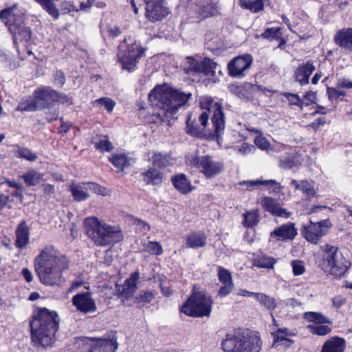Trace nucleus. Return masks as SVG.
I'll list each match as a JSON object with an SVG mask.
<instances>
[{
	"mask_svg": "<svg viewBox=\"0 0 352 352\" xmlns=\"http://www.w3.org/2000/svg\"><path fill=\"white\" fill-rule=\"evenodd\" d=\"M207 236L203 232H193L186 237V247L189 248H199L206 245Z\"/></svg>",
	"mask_w": 352,
	"mask_h": 352,
	"instance_id": "nucleus-31",
	"label": "nucleus"
},
{
	"mask_svg": "<svg viewBox=\"0 0 352 352\" xmlns=\"http://www.w3.org/2000/svg\"><path fill=\"white\" fill-rule=\"evenodd\" d=\"M148 160L151 162L153 166L160 169L171 166L174 163V160L169 153L154 151L148 153Z\"/></svg>",
	"mask_w": 352,
	"mask_h": 352,
	"instance_id": "nucleus-24",
	"label": "nucleus"
},
{
	"mask_svg": "<svg viewBox=\"0 0 352 352\" xmlns=\"http://www.w3.org/2000/svg\"><path fill=\"white\" fill-rule=\"evenodd\" d=\"M276 261L269 256L258 257L254 260V265L260 268H273Z\"/></svg>",
	"mask_w": 352,
	"mask_h": 352,
	"instance_id": "nucleus-45",
	"label": "nucleus"
},
{
	"mask_svg": "<svg viewBox=\"0 0 352 352\" xmlns=\"http://www.w3.org/2000/svg\"><path fill=\"white\" fill-rule=\"evenodd\" d=\"M84 225L88 236L98 245L105 246L123 239V234L118 227L102 223L96 217L86 218Z\"/></svg>",
	"mask_w": 352,
	"mask_h": 352,
	"instance_id": "nucleus-6",
	"label": "nucleus"
},
{
	"mask_svg": "<svg viewBox=\"0 0 352 352\" xmlns=\"http://www.w3.org/2000/svg\"><path fill=\"white\" fill-rule=\"evenodd\" d=\"M95 146L100 151L104 152H109L113 149L111 142L107 138L106 136H102L99 140L95 143Z\"/></svg>",
	"mask_w": 352,
	"mask_h": 352,
	"instance_id": "nucleus-51",
	"label": "nucleus"
},
{
	"mask_svg": "<svg viewBox=\"0 0 352 352\" xmlns=\"http://www.w3.org/2000/svg\"><path fill=\"white\" fill-rule=\"evenodd\" d=\"M146 4V17L155 22L162 20L168 13V8L164 5V0H143Z\"/></svg>",
	"mask_w": 352,
	"mask_h": 352,
	"instance_id": "nucleus-16",
	"label": "nucleus"
},
{
	"mask_svg": "<svg viewBox=\"0 0 352 352\" xmlns=\"http://www.w3.org/2000/svg\"><path fill=\"white\" fill-rule=\"evenodd\" d=\"M36 3H38L54 19L56 20L59 18L60 12L54 0H37Z\"/></svg>",
	"mask_w": 352,
	"mask_h": 352,
	"instance_id": "nucleus-36",
	"label": "nucleus"
},
{
	"mask_svg": "<svg viewBox=\"0 0 352 352\" xmlns=\"http://www.w3.org/2000/svg\"><path fill=\"white\" fill-rule=\"evenodd\" d=\"M86 344L90 346L89 352H115L118 348L117 339L86 338Z\"/></svg>",
	"mask_w": 352,
	"mask_h": 352,
	"instance_id": "nucleus-19",
	"label": "nucleus"
},
{
	"mask_svg": "<svg viewBox=\"0 0 352 352\" xmlns=\"http://www.w3.org/2000/svg\"><path fill=\"white\" fill-rule=\"evenodd\" d=\"M56 91L49 87H42L36 89L32 97L21 102L18 107L20 111H34L48 107L56 101Z\"/></svg>",
	"mask_w": 352,
	"mask_h": 352,
	"instance_id": "nucleus-8",
	"label": "nucleus"
},
{
	"mask_svg": "<svg viewBox=\"0 0 352 352\" xmlns=\"http://www.w3.org/2000/svg\"><path fill=\"white\" fill-rule=\"evenodd\" d=\"M120 49L124 50L119 54L122 67L132 70L136 66L137 59L144 53V50L136 42L129 43L126 39L120 45Z\"/></svg>",
	"mask_w": 352,
	"mask_h": 352,
	"instance_id": "nucleus-12",
	"label": "nucleus"
},
{
	"mask_svg": "<svg viewBox=\"0 0 352 352\" xmlns=\"http://www.w3.org/2000/svg\"><path fill=\"white\" fill-rule=\"evenodd\" d=\"M239 3L241 8L250 10L254 13L263 10L264 7L263 0H239Z\"/></svg>",
	"mask_w": 352,
	"mask_h": 352,
	"instance_id": "nucleus-37",
	"label": "nucleus"
},
{
	"mask_svg": "<svg viewBox=\"0 0 352 352\" xmlns=\"http://www.w3.org/2000/svg\"><path fill=\"white\" fill-rule=\"evenodd\" d=\"M272 335L274 339L273 346L277 347L279 344L290 346L293 341L289 338L295 336V333L287 328L282 327L274 331Z\"/></svg>",
	"mask_w": 352,
	"mask_h": 352,
	"instance_id": "nucleus-25",
	"label": "nucleus"
},
{
	"mask_svg": "<svg viewBox=\"0 0 352 352\" xmlns=\"http://www.w3.org/2000/svg\"><path fill=\"white\" fill-rule=\"evenodd\" d=\"M327 92L328 94L329 99L331 101L336 100L340 98L341 96H344L346 95V92L339 90L334 87H328Z\"/></svg>",
	"mask_w": 352,
	"mask_h": 352,
	"instance_id": "nucleus-55",
	"label": "nucleus"
},
{
	"mask_svg": "<svg viewBox=\"0 0 352 352\" xmlns=\"http://www.w3.org/2000/svg\"><path fill=\"white\" fill-rule=\"evenodd\" d=\"M291 265L292 267L293 273L295 276L301 275L305 271V265L302 261H300V260L292 261Z\"/></svg>",
	"mask_w": 352,
	"mask_h": 352,
	"instance_id": "nucleus-54",
	"label": "nucleus"
},
{
	"mask_svg": "<svg viewBox=\"0 0 352 352\" xmlns=\"http://www.w3.org/2000/svg\"><path fill=\"white\" fill-rule=\"evenodd\" d=\"M34 267L41 283L59 286L65 281L63 273L68 268V261L54 246L49 245L36 257Z\"/></svg>",
	"mask_w": 352,
	"mask_h": 352,
	"instance_id": "nucleus-2",
	"label": "nucleus"
},
{
	"mask_svg": "<svg viewBox=\"0 0 352 352\" xmlns=\"http://www.w3.org/2000/svg\"><path fill=\"white\" fill-rule=\"evenodd\" d=\"M291 185L295 187L296 190H301L303 194L309 197H314L316 194L314 183L313 182L302 180L298 182L293 179L291 182Z\"/></svg>",
	"mask_w": 352,
	"mask_h": 352,
	"instance_id": "nucleus-34",
	"label": "nucleus"
},
{
	"mask_svg": "<svg viewBox=\"0 0 352 352\" xmlns=\"http://www.w3.org/2000/svg\"><path fill=\"white\" fill-rule=\"evenodd\" d=\"M252 60V56L250 54L236 57L228 64L229 74L234 77L244 76V72L250 67Z\"/></svg>",
	"mask_w": 352,
	"mask_h": 352,
	"instance_id": "nucleus-18",
	"label": "nucleus"
},
{
	"mask_svg": "<svg viewBox=\"0 0 352 352\" xmlns=\"http://www.w3.org/2000/svg\"><path fill=\"white\" fill-rule=\"evenodd\" d=\"M189 66L185 69L188 74L194 73L212 78L215 76L218 65L210 58L197 60L192 58H188Z\"/></svg>",
	"mask_w": 352,
	"mask_h": 352,
	"instance_id": "nucleus-13",
	"label": "nucleus"
},
{
	"mask_svg": "<svg viewBox=\"0 0 352 352\" xmlns=\"http://www.w3.org/2000/svg\"><path fill=\"white\" fill-rule=\"evenodd\" d=\"M337 86L338 87H344L350 89L352 88V81H350L346 78H340L337 81Z\"/></svg>",
	"mask_w": 352,
	"mask_h": 352,
	"instance_id": "nucleus-62",
	"label": "nucleus"
},
{
	"mask_svg": "<svg viewBox=\"0 0 352 352\" xmlns=\"http://www.w3.org/2000/svg\"><path fill=\"white\" fill-rule=\"evenodd\" d=\"M140 278L139 272L132 273L129 278L125 280L122 287V294L126 298H129L133 295L137 289V282Z\"/></svg>",
	"mask_w": 352,
	"mask_h": 352,
	"instance_id": "nucleus-32",
	"label": "nucleus"
},
{
	"mask_svg": "<svg viewBox=\"0 0 352 352\" xmlns=\"http://www.w3.org/2000/svg\"><path fill=\"white\" fill-rule=\"evenodd\" d=\"M72 302L76 310L83 314H94L97 311V305L91 293H79L72 297Z\"/></svg>",
	"mask_w": 352,
	"mask_h": 352,
	"instance_id": "nucleus-17",
	"label": "nucleus"
},
{
	"mask_svg": "<svg viewBox=\"0 0 352 352\" xmlns=\"http://www.w3.org/2000/svg\"><path fill=\"white\" fill-rule=\"evenodd\" d=\"M201 106L202 109H206L199 117V122L201 128L200 126H195L192 123L190 124V119L188 118L186 121V133L192 136L200 138H204L206 135L204 129L208 122V113H212L211 121L214 128V133L217 140H219L225 129V116L221 105L219 102H214L212 98L205 97L201 100Z\"/></svg>",
	"mask_w": 352,
	"mask_h": 352,
	"instance_id": "nucleus-4",
	"label": "nucleus"
},
{
	"mask_svg": "<svg viewBox=\"0 0 352 352\" xmlns=\"http://www.w3.org/2000/svg\"><path fill=\"white\" fill-rule=\"evenodd\" d=\"M213 301L204 292H195L182 306L181 311L192 317L208 316Z\"/></svg>",
	"mask_w": 352,
	"mask_h": 352,
	"instance_id": "nucleus-9",
	"label": "nucleus"
},
{
	"mask_svg": "<svg viewBox=\"0 0 352 352\" xmlns=\"http://www.w3.org/2000/svg\"><path fill=\"white\" fill-rule=\"evenodd\" d=\"M57 98L56 101H58L61 104H66V105H71L72 104V101L70 98H69L66 94H58L56 91Z\"/></svg>",
	"mask_w": 352,
	"mask_h": 352,
	"instance_id": "nucleus-60",
	"label": "nucleus"
},
{
	"mask_svg": "<svg viewBox=\"0 0 352 352\" xmlns=\"http://www.w3.org/2000/svg\"><path fill=\"white\" fill-rule=\"evenodd\" d=\"M280 30L279 28H267L263 33L261 35H256L255 38H262L267 40H278L280 37Z\"/></svg>",
	"mask_w": 352,
	"mask_h": 352,
	"instance_id": "nucleus-44",
	"label": "nucleus"
},
{
	"mask_svg": "<svg viewBox=\"0 0 352 352\" xmlns=\"http://www.w3.org/2000/svg\"><path fill=\"white\" fill-rule=\"evenodd\" d=\"M0 19L12 34L15 45L19 42H28L30 39L32 31L25 25V14L16 4L2 10L0 12Z\"/></svg>",
	"mask_w": 352,
	"mask_h": 352,
	"instance_id": "nucleus-5",
	"label": "nucleus"
},
{
	"mask_svg": "<svg viewBox=\"0 0 352 352\" xmlns=\"http://www.w3.org/2000/svg\"><path fill=\"white\" fill-rule=\"evenodd\" d=\"M263 342L256 332L243 331L227 334L221 342L224 352H259Z\"/></svg>",
	"mask_w": 352,
	"mask_h": 352,
	"instance_id": "nucleus-7",
	"label": "nucleus"
},
{
	"mask_svg": "<svg viewBox=\"0 0 352 352\" xmlns=\"http://www.w3.org/2000/svg\"><path fill=\"white\" fill-rule=\"evenodd\" d=\"M323 252L325 270L335 276H341L347 269L346 261L338 252V248L329 244L320 246Z\"/></svg>",
	"mask_w": 352,
	"mask_h": 352,
	"instance_id": "nucleus-10",
	"label": "nucleus"
},
{
	"mask_svg": "<svg viewBox=\"0 0 352 352\" xmlns=\"http://www.w3.org/2000/svg\"><path fill=\"white\" fill-rule=\"evenodd\" d=\"M191 96L190 93L186 94L166 85L155 87L148 94V100L160 111L151 115V121L170 124V119L174 118L181 107L186 105Z\"/></svg>",
	"mask_w": 352,
	"mask_h": 352,
	"instance_id": "nucleus-1",
	"label": "nucleus"
},
{
	"mask_svg": "<svg viewBox=\"0 0 352 352\" xmlns=\"http://www.w3.org/2000/svg\"><path fill=\"white\" fill-rule=\"evenodd\" d=\"M70 191L74 199L76 201H85L89 197V193L87 192L88 188L86 182L80 183L78 184H71Z\"/></svg>",
	"mask_w": 352,
	"mask_h": 352,
	"instance_id": "nucleus-33",
	"label": "nucleus"
},
{
	"mask_svg": "<svg viewBox=\"0 0 352 352\" xmlns=\"http://www.w3.org/2000/svg\"><path fill=\"white\" fill-rule=\"evenodd\" d=\"M254 150H255V147L254 145L249 144L248 143H243L239 148L238 152L241 153L243 155H248V154L254 152Z\"/></svg>",
	"mask_w": 352,
	"mask_h": 352,
	"instance_id": "nucleus-58",
	"label": "nucleus"
},
{
	"mask_svg": "<svg viewBox=\"0 0 352 352\" xmlns=\"http://www.w3.org/2000/svg\"><path fill=\"white\" fill-rule=\"evenodd\" d=\"M256 300L266 309L272 311L277 307V301L275 298L263 293H258L256 295Z\"/></svg>",
	"mask_w": 352,
	"mask_h": 352,
	"instance_id": "nucleus-35",
	"label": "nucleus"
},
{
	"mask_svg": "<svg viewBox=\"0 0 352 352\" xmlns=\"http://www.w3.org/2000/svg\"><path fill=\"white\" fill-rule=\"evenodd\" d=\"M307 329L311 333L320 336H326L331 331V328L327 325L309 324Z\"/></svg>",
	"mask_w": 352,
	"mask_h": 352,
	"instance_id": "nucleus-47",
	"label": "nucleus"
},
{
	"mask_svg": "<svg viewBox=\"0 0 352 352\" xmlns=\"http://www.w3.org/2000/svg\"><path fill=\"white\" fill-rule=\"evenodd\" d=\"M217 276L222 285L218 290V296L220 297L227 296L231 293L234 288L232 275L228 270L223 267L219 266L217 268Z\"/></svg>",
	"mask_w": 352,
	"mask_h": 352,
	"instance_id": "nucleus-22",
	"label": "nucleus"
},
{
	"mask_svg": "<svg viewBox=\"0 0 352 352\" xmlns=\"http://www.w3.org/2000/svg\"><path fill=\"white\" fill-rule=\"evenodd\" d=\"M280 166L286 169H289L293 167L294 162L289 157H285L280 160Z\"/></svg>",
	"mask_w": 352,
	"mask_h": 352,
	"instance_id": "nucleus-61",
	"label": "nucleus"
},
{
	"mask_svg": "<svg viewBox=\"0 0 352 352\" xmlns=\"http://www.w3.org/2000/svg\"><path fill=\"white\" fill-rule=\"evenodd\" d=\"M158 281L160 282V287L162 294L165 297L170 296L173 293V290L170 289V281L163 275L158 276Z\"/></svg>",
	"mask_w": 352,
	"mask_h": 352,
	"instance_id": "nucleus-46",
	"label": "nucleus"
},
{
	"mask_svg": "<svg viewBox=\"0 0 352 352\" xmlns=\"http://www.w3.org/2000/svg\"><path fill=\"white\" fill-rule=\"evenodd\" d=\"M345 348V340L338 336H334L327 340L324 343L321 352H344Z\"/></svg>",
	"mask_w": 352,
	"mask_h": 352,
	"instance_id": "nucleus-29",
	"label": "nucleus"
},
{
	"mask_svg": "<svg viewBox=\"0 0 352 352\" xmlns=\"http://www.w3.org/2000/svg\"><path fill=\"white\" fill-rule=\"evenodd\" d=\"M60 11L63 14H69L72 12H78L79 9L73 1H65L60 5Z\"/></svg>",
	"mask_w": 352,
	"mask_h": 352,
	"instance_id": "nucleus-53",
	"label": "nucleus"
},
{
	"mask_svg": "<svg viewBox=\"0 0 352 352\" xmlns=\"http://www.w3.org/2000/svg\"><path fill=\"white\" fill-rule=\"evenodd\" d=\"M298 234L294 223L288 222L276 228L270 233V239L276 241H292Z\"/></svg>",
	"mask_w": 352,
	"mask_h": 352,
	"instance_id": "nucleus-21",
	"label": "nucleus"
},
{
	"mask_svg": "<svg viewBox=\"0 0 352 352\" xmlns=\"http://www.w3.org/2000/svg\"><path fill=\"white\" fill-rule=\"evenodd\" d=\"M314 70V63L309 60L305 63L299 65L294 72V77L301 85H305L309 84V77Z\"/></svg>",
	"mask_w": 352,
	"mask_h": 352,
	"instance_id": "nucleus-23",
	"label": "nucleus"
},
{
	"mask_svg": "<svg viewBox=\"0 0 352 352\" xmlns=\"http://www.w3.org/2000/svg\"><path fill=\"white\" fill-rule=\"evenodd\" d=\"M107 31L112 37H116L121 33L120 28L117 25H109Z\"/></svg>",
	"mask_w": 352,
	"mask_h": 352,
	"instance_id": "nucleus-64",
	"label": "nucleus"
},
{
	"mask_svg": "<svg viewBox=\"0 0 352 352\" xmlns=\"http://www.w3.org/2000/svg\"><path fill=\"white\" fill-rule=\"evenodd\" d=\"M261 205L264 210L272 215L288 219L292 213L281 207L277 200L271 197H265L261 200Z\"/></svg>",
	"mask_w": 352,
	"mask_h": 352,
	"instance_id": "nucleus-20",
	"label": "nucleus"
},
{
	"mask_svg": "<svg viewBox=\"0 0 352 352\" xmlns=\"http://www.w3.org/2000/svg\"><path fill=\"white\" fill-rule=\"evenodd\" d=\"M334 42L340 47L352 50V28H343L334 36Z\"/></svg>",
	"mask_w": 352,
	"mask_h": 352,
	"instance_id": "nucleus-27",
	"label": "nucleus"
},
{
	"mask_svg": "<svg viewBox=\"0 0 352 352\" xmlns=\"http://www.w3.org/2000/svg\"><path fill=\"white\" fill-rule=\"evenodd\" d=\"M283 96H284L287 98L290 105H297L300 107L301 109L302 108L304 102L300 98V97L297 94L283 93Z\"/></svg>",
	"mask_w": 352,
	"mask_h": 352,
	"instance_id": "nucleus-52",
	"label": "nucleus"
},
{
	"mask_svg": "<svg viewBox=\"0 0 352 352\" xmlns=\"http://www.w3.org/2000/svg\"><path fill=\"white\" fill-rule=\"evenodd\" d=\"M88 190H91L93 192L102 195L103 197L108 196L110 195V192L105 187L99 185L94 182H86Z\"/></svg>",
	"mask_w": 352,
	"mask_h": 352,
	"instance_id": "nucleus-48",
	"label": "nucleus"
},
{
	"mask_svg": "<svg viewBox=\"0 0 352 352\" xmlns=\"http://www.w3.org/2000/svg\"><path fill=\"white\" fill-rule=\"evenodd\" d=\"M189 164L195 167L207 179H212L220 174L224 168L221 162L214 160L209 155L198 157L191 156L188 158Z\"/></svg>",
	"mask_w": 352,
	"mask_h": 352,
	"instance_id": "nucleus-11",
	"label": "nucleus"
},
{
	"mask_svg": "<svg viewBox=\"0 0 352 352\" xmlns=\"http://www.w3.org/2000/svg\"><path fill=\"white\" fill-rule=\"evenodd\" d=\"M189 14L195 21L214 16L217 12V7L212 0H202L199 3L192 4L189 7Z\"/></svg>",
	"mask_w": 352,
	"mask_h": 352,
	"instance_id": "nucleus-15",
	"label": "nucleus"
},
{
	"mask_svg": "<svg viewBox=\"0 0 352 352\" xmlns=\"http://www.w3.org/2000/svg\"><path fill=\"white\" fill-rule=\"evenodd\" d=\"M54 84L56 86L62 87L65 83V76L62 71L57 70L54 73Z\"/></svg>",
	"mask_w": 352,
	"mask_h": 352,
	"instance_id": "nucleus-56",
	"label": "nucleus"
},
{
	"mask_svg": "<svg viewBox=\"0 0 352 352\" xmlns=\"http://www.w3.org/2000/svg\"><path fill=\"white\" fill-rule=\"evenodd\" d=\"M144 248L151 254L161 255L163 253L162 246L157 241H148L144 245Z\"/></svg>",
	"mask_w": 352,
	"mask_h": 352,
	"instance_id": "nucleus-49",
	"label": "nucleus"
},
{
	"mask_svg": "<svg viewBox=\"0 0 352 352\" xmlns=\"http://www.w3.org/2000/svg\"><path fill=\"white\" fill-rule=\"evenodd\" d=\"M331 226V223L329 219L317 223L311 221L309 225L304 227L302 234L307 241L316 244L327 233L328 228Z\"/></svg>",
	"mask_w": 352,
	"mask_h": 352,
	"instance_id": "nucleus-14",
	"label": "nucleus"
},
{
	"mask_svg": "<svg viewBox=\"0 0 352 352\" xmlns=\"http://www.w3.org/2000/svg\"><path fill=\"white\" fill-rule=\"evenodd\" d=\"M15 234V246L20 249L25 248L30 241V229L25 221L18 225Z\"/></svg>",
	"mask_w": 352,
	"mask_h": 352,
	"instance_id": "nucleus-26",
	"label": "nucleus"
},
{
	"mask_svg": "<svg viewBox=\"0 0 352 352\" xmlns=\"http://www.w3.org/2000/svg\"><path fill=\"white\" fill-rule=\"evenodd\" d=\"M244 221L243 224L245 227L252 228L258 223V212L256 210L247 212L243 214Z\"/></svg>",
	"mask_w": 352,
	"mask_h": 352,
	"instance_id": "nucleus-42",
	"label": "nucleus"
},
{
	"mask_svg": "<svg viewBox=\"0 0 352 352\" xmlns=\"http://www.w3.org/2000/svg\"><path fill=\"white\" fill-rule=\"evenodd\" d=\"M303 318L308 322L316 324H331L330 320L319 312L307 311L304 314Z\"/></svg>",
	"mask_w": 352,
	"mask_h": 352,
	"instance_id": "nucleus-40",
	"label": "nucleus"
},
{
	"mask_svg": "<svg viewBox=\"0 0 352 352\" xmlns=\"http://www.w3.org/2000/svg\"><path fill=\"white\" fill-rule=\"evenodd\" d=\"M241 185H246L248 188L257 187L261 185H272L276 186L275 189H277V191H280L281 186L280 184L276 182L275 180L269 179V180H251V181H243L240 183Z\"/></svg>",
	"mask_w": 352,
	"mask_h": 352,
	"instance_id": "nucleus-41",
	"label": "nucleus"
},
{
	"mask_svg": "<svg viewBox=\"0 0 352 352\" xmlns=\"http://www.w3.org/2000/svg\"><path fill=\"white\" fill-rule=\"evenodd\" d=\"M141 175L142 176V180L146 184L159 185L162 183L164 179L163 172L154 166L142 172Z\"/></svg>",
	"mask_w": 352,
	"mask_h": 352,
	"instance_id": "nucleus-28",
	"label": "nucleus"
},
{
	"mask_svg": "<svg viewBox=\"0 0 352 352\" xmlns=\"http://www.w3.org/2000/svg\"><path fill=\"white\" fill-rule=\"evenodd\" d=\"M59 317L54 311L38 308L30 322L31 339L36 347L52 346L59 327Z\"/></svg>",
	"mask_w": 352,
	"mask_h": 352,
	"instance_id": "nucleus-3",
	"label": "nucleus"
},
{
	"mask_svg": "<svg viewBox=\"0 0 352 352\" xmlns=\"http://www.w3.org/2000/svg\"><path fill=\"white\" fill-rule=\"evenodd\" d=\"M14 147L16 148L15 153L17 157L24 159L29 162H34L37 160V155L33 153L30 148L19 145H14Z\"/></svg>",
	"mask_w": 352,
	"mask_h": 352,
	"instance_id": "nucleus-39",
	"label": "nucleus"
},
{
	"mask_svg": "<svg viewBox=\"0 0 352 352\" xmlns=\"http://www.w3.org/2000/svg\"><path fill=\"white\" fill-rule=\"evenodd\" d=\"M155 297L154 294L152 292L142 291L140 293L139 298L144 302H150Z\"/></svg>",
	"mask_w": 352,
	"mask_h": 352,
	"instance_id": "nucleus-59",
	"label": "nucleus"
},
{
	"mask_svg": "<svg viewBox=\"0 0 352 352\" xmlns=\"http://www.w3.org/2000/svg\"><path fill=\"white\" fill-rule=\"evenodd\" d=\"M135 222L138 228L140 229V231L142 232V234H144L149 231L150 226L146 222L140 219L135 220Z\"/></svg>",
	"mask_w": 352,
	"mask_h": 352,
	"instance_id": "nucleus-63",
	"label": "nucleus"
},
{
	"mask_svg": "<svg viewBox=\"0 0 352 352\" xmlns=\"http://www.w3.org/2000/svg\"><path fill=\"white\" fill-rule=\"evenodd\" d=\"M254 143L259 148L262 150L267 149L270 144L266 138L261 135L255 138Z\"/></svg>",
	"mask_w": 352,
	"mask_h": 352,
	"instance_id": "nucleus-57",
	"label": "nucleus"
},
{
	"mask_svg": "<svg viewBox=\"0 0 352 352\" xmlns=\"http://www.w3.org/2000/svg\"><path fill=\"white\" fill-rule=\"evenodd\" d=\"M171 182L174 187L184 195L190 193L193 190L190 181L183 173L172 177Z\"/></svg>",
	"mask_w": 352,
	"mask_h": 352,
	"instance_id": "nucleus-30",
	"label": "nucleus"
},
{
	"mask_svg": "<svg viewBox=\"0 0 352 352\" xmlns=\"http://www.w3.org/2000/svg\"><path fill=\"white\" fill-rule=\"evenodd\" d=\"M94 105L104 107L108 112H111L116 103L109 98H101L93 102Z\"/></svg>",
	"mask_w": 352,
	"mask_h": 352,
	"instance_id": "nucleus-50",
	"label": "nucleus"
},
{
	"mask_svg": "<svg viewBox=\"0 0 352 352\" xmlns=\"http://www.w3.org/2000/svg\"><path fill=\"white\" fill-rule=\"evenodd\" d=\"M22 178H23L27 185L36 186L39 184L42 179V175L34 170H30L26 174L23 175Z\"/></svg>",
	"mask_w": 352,
	"mask_h": 352,
	"instance_id": "nucleus-43",
	"label": "nucleus"
},
{
	"mask_svg": "<svg viewBox=\"0 0 352 352\" xmlns=\"http://www.w3.org/2000/svg\"><path fill=\"white\" fill-rule=\"evenodd\" d=\"M109 160L113 166L118 169V171H122L124 168L130 164V160L125 154H114Z\"/></svg>",
	"mask_w": 352,
	"mask_h": 352,
	"instance_id": "nucleus-38",
	"label": "nucleus"
}]
</instances>
